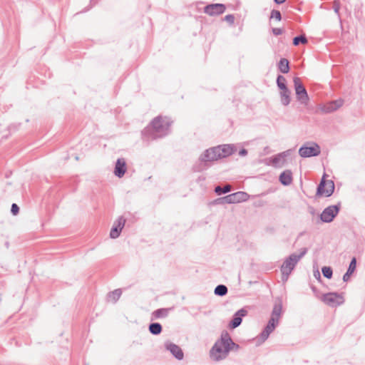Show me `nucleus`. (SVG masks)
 I'll list each match as a JSON object with an SVG mask.
<instances>
[{"label":"nucleus","instance_id":"1","mask_svg":"<svg viewBox=\"0 0 365 365\" xmlns=\"http://www.w3.org/2000/svg\"><path fill=\"white\" fill-rule=\"evenodd\" d=\"M239 348L240 346L233 341L230 334L224 330L210 349L209 356L212 361L219 362L226 359L230 351H237Z\"/></svg>","mask_w":365,"mask_h":365},{"label":"nucleus","instance_id":"2","mask_svg":"<svg viewBox=\"0 0 365 365\" xmlns=\"http://www.w3.org/2000/svg\"><path fill=\"white\" fill-rule=\"evenodd\" d=\"M171 120L167 117L158 116L142 131L146 140L163 138L170 131Z\"/></svg>","mask_w":365,"mask_h":365},{"label":"nucleus","instance_id":"3","mask_svg":"<svg viewBox=\"0 0 365 365\" xmlns=\"http://www.w3.org/2000/svg\"><path fill=\"white\" fill-rule=\"evenodd\" d=\"M282 313V302L280 299H277L274 304L271 317L268 321L267 324L264 328L263 331L259 335V340L262 342L265 341L269 334L275 329L279 322V318Z\"/></svg>","mask_w":365,"mask_h":365},{"label":"nucleus","instance_id":"4","mask_svg":"<svg viewBox=\"0 0 365 365\" xmlns=\"http://www.w3.org/2000/svg\"><path fill=\"white\" fill-rule=\"evenodd\" d=\"M307 248L304 247L300 250L299 254L292 253L287 257L282 263L280 271L282 272V280L286 282L289 274L295 268L300 259L307 254Z\"/></svg>","mask_w":365,"mask_h":365},{"label":"nucleus","instance_id":"5","mask_svg":"<svg viewBox=\"0 0 365 365\" xmlns=\"http://www.w3.org/2000/svg\"><path fill=\"white\" fill-rule=\"evenodd\" d=\"M294 86L297 100L301 104L307 106L309 101L307 91L302 84L301 79L298 77L294 78Z\"/></svg>","mask_w":365,"mask_h":365},{"label":"nucleus","instance_id":"6","mask_svg":"<svg viewBox=\"0 0 365 365\" xmlns=\"http://www.w3.org/2000/svg\"><path fill=\"white\" fill-rule=\"evenodd\" d=\"M320 147L315 143L304 145L299 150V154L302 158L317 156L320 154Z\"/></svg>","mask_w":365,"mask_h":365},{"label":"nucleus","instance_id":"7","mask_svg":"<svg viewBox=\"0 0 365 365\" xmlns=\"http://www.w3.org/2000/svg\"><path fill=\"white\" fill-rule=\"evenodd\" d=\"M325 175L322 178L317 190V195L330 197L334 191V183L332 180H326Z\"/></svg>","mask_w":365,"mask_h":365},{"label":"nucleus","instance_id":"8","mask_svg":"<svg viewBox=\"0 0 365 365\" xmlns=\"http://www.w3.org/2000/svg\"><path fill=\"white\" fill-rule=\"evenodd\" d=\"M340 203L326 207L320 215V220L323 222L329 223L334 220L340 210Z\"/></svg>","mask_w":365,"mask_h":365},{"label":"nucleus","instance_id":"9","mask_svg":"<svg viewBox=\"0 0 365 365\" xmlns=\"http://www.w3.org/2000/svg\"><path fill=\"white\" fill-rule=\"evenodd\" d=\"M322 301L330 307H336L344 303V299L341 294L337 292H329L323 294Z\"/></svg>","mask_w":365,"mask_h":365},{"label":"nucleus","instance_id":"10","mask_svg":"<svg viewBox=\"0 0 365 365\" xmlns=\"http://www.w3.org/2000/svg\"><path fill=\"white\" fill-rule=\"evenodd\" d=\"M219 148L216 147L210 148L206 150L200 157V160L203 164L204 168L209 162H212L220 159Z\"/></svg>","mask_w":365,"mask_h":365},{"label":"nucleus","instance_id":"11","mask_svg":"<svg viewBox=\"0 0 365 365\" xmlns=\"http://www.w3.org/2000/svg\"><path fill=\"white\" fill-rule=\"evenodd\" d=\"M248 198L249 195L242 191H239L225 196L226 204H235L245 202L247 200Z\"/></svg>","mask_w":365,"mask_h":365},{"label":"nucleus","instance_id":"12","mask_svg":"<svg viewBox=\"0 0 365 365\" xmlns=\"http://www.w3.org/2000/svg\"><path fill=\"white\" fill-rule=\"evenodd\" d=\"M344 104V100L339 98L331 101L320 107V110L325 113H330L341 108Z\"/></svg>","mask_w":365,"mask_h":365},{"label":"nucleus","instance_id":"13","mask_svg":"<svg viewBox=\"0 0 365 365\" xmlns=\"http://www.w3.org/2000/svg\"><path fill=\"white\" fill-rule=\"evenodd\" d=\"M125 219L123 217H119L113 223L110 232V237L115 239L119 237L123 228L125 226Z\"/></svg>","mask_w":365,"mask_h":365},{"label":"nucleus","instance_id":"14","mask_svg":"<svg viewBox=\"0 0 365 365\" xmlns=\"http://www.w3.org/2000/svg\"><path fill=\"white\" fill-rule=\"evenodd\" d=\"M226 7L223 4H211L204 8V12L210 16H216L225 12Z\"/></svg>","mask_w":365,"mask_h":365},{"label":"nucleus","instance_id":"15","mask_svg":"<svg viewBox=\"0 0 365 365\" xmlns=\"http://www.w3.org/2000/svg\"><path fill=\"white\" fill-rule=\"evenodd\" d=\"M247 314V311L245 308H242L237 312H236L234 314L232 319L229 324V327L230 329H235L238 327L242 322V317H245Z\"/></svg>","mask_w":365,"mask_h":365},{"label":"nucleus","instance_id":"16","mask_svg":"<svg viewBox=\"0 0 365 365\" xmlns=\"http://www.w3.org/2000/svg\"><path fill=\"white\" fill-rule=\"evenodd\" d=\"M166 350L169 351L177 359L182 360L184 357V354L181 348L170 341L165 343Z\"/></svg>","mask_w":365,"mask_h":365},{"label":"nucleus","instance_id":"17","mask_svg":"<svg viewBox=\"0 0 365 365\" xmlns=\"http://www.w3.org/2000/svg\"><path fill=\"white\" fill-rule=\"evenodd\" d=\"M126 172V162L124 158H118L115 163L114 174L118 178H122Z\"/></svg>","mask_w":365,"mask_h":365},{"label":"nucleus","instance_id":"18","mask_svg":"<svg viewBox=\"0 0 365 365\" xmlns=\"http://www.w3.org/2000/svg\"><path fill=\"white\" fill-rule=\"evenodd\" d=\"M216 148H219L217 153L220 154V159L231 155L235 151V148L228 144L218 145Z\"/></svg>","mask_w":365,"mask_h":365},{"label":"nucleus","instance_id":"19","mask_svg":"<svg viewBox=\"0 0 365 365\" xmlns=\"http://www.w3.org/2000/svg\"><path fill=\"white\" fill-rule=\"evenodd\" d=\"M279 182L283 185H289L292 182V173L289 170L283 171L279 178Z\"/></svg>","mask_w":365,"mask_h":365},{"label":"nucleus","instance_id":"20","mask_svg":"<svg viewBox=\"0 0 365 365\" xmlns=\"http://www.w3.org/2000/svg\"><path fill=\"white\" fill-rule=\"evenodd\" d=\"M170 309V308H160L155 310L151 314V320L165 318Z\"/></svg>","mask_w":365,"mask_h":365},{"label":"nucleus","instance_id":"21","mask_svg":"<svg viewBox=\"0 0 365 365\" xmlns=\"http://www.w3.org/2000/svg\"><path fill=\"white\" fill-rule=\"evenodd\" d=\"M356 267V259L353 257L349 263L346 272L343 276L344 282H348L351 275L354 273Z\"/></svg>","mask_w":365,"mask_h":365},{"label":"nucleus","instance_id":"22","mask_svg":"<svg viewBox=\"0 0 365 365\" xmlns=\"http://www.w3.org/2000/svg\"><path fill=\"white\" fill-rule=\"evenodd\" d=\"M290 94L291 91L286 88L284 90H282L280 92V98H281V103L284 106H288L290 103Z\"/></svg>","mask_w":365,"mask_h":365},{"label":"nucleus","instance_id":"23","mask_svg":"<svg viewBox=\"0 0 365 365\" xmlns=\"http://www.w3.org/2000/svg\"><path fill=\"white\" fill-rule=\"evenodd\" d=\"M279 70L282 73H287L289 71V63L287 58H282L278 63Z\"/></svg>","mask_w":365,"mask_h":365},{"label":"nucleus","instance_id":"24","mask_svg":"<svg viewBox=\"0 0 365 365\" xmlns=\"http://www.w3.org/2000/svg\"><path fill=\"white\" fill-rule=\"evenodd\" d=\"M149 331L153 335H158L162 332L163 328L160 323L153 322L148 327Z\"/></svg>","mask_w":365,"mask_h":365},{"label":"nucleus","instance_id":"25","mask_svg":"<svg viewBox=\"0 0 365 365\" xmlns=\"http://www.w3.org/2000/svg\"><path fill=\"white\" fill-rule=\"evenodd\" d=\"M122 294V291L120 289H116L113 292H110L108 294V297L110 300L113 301V302L115 303Z\"/></svg>","mask_w":365,"mask_h":365},{"label":"nucleus","instance_id":"26","mask_svg":"<svg viewBox=\"0 0 365 365\" xmlns=\"http://www.w3.org/2000/svg\"><path fill=\"white\" fill-rule=\"evenodd\" d=\"M228 292L227 287L224 284H219L215 288L214 293L217 296L223 297Z\"/></svg>","mask_w":365,"mask_h":365},{"label":"nucleus","instance_id":"27","mask_svg":"<svg viewBox=\"0 0 365 365\" xmlns=\"http://www.w3.org/2000/svg\"><path fill=\"white\" fill-rule=\"evenodd\" d=\"M232 187L230 185H226L223 187L217 186L215 188V192L217 195H221L222 194L227 193L231 191Z\"/></svg>","mask_w":365,"mask_h":365},{"label":"nucleus","instance_id":"28","mask_svg":"<svg viewBox=\"0 0 365 365\" xmlns=\"http://www.w3.org/2000/svg\"><path fill=\"white\" fill-rule=\"evenodd\" d=\"M307 42V38L304 34L295 36L293 38V44L294 46H298L299 43L306 44Z\"/></svg>","mask_w":365,"mask_h":365},{"label":"nucleus","instance_id":"29","mask_svg":"<svg viewBox=\"0 0 365 365\" xmlns=\"http://www.w3.org/2000/svg\"><path fill=\"white\" fill-rule=\"evenodd\" d=\"M277 84L280 90L288 88L286 85V78L281 75H279L277 78Z\"/></svg>","mask_w":365,"mask_h":365},{"label":"nucleus","instance_id":"30","mask_svg":"<svg viewBox=\"0 0 365 365\" xmlns=\"http://www.w3.org/2000/svg\"><path fill=\"white\" fill-rule=\"evenodd\" d=\"M322 272L324 277L327 279H331L332 277L333 271L330 267H323L322 268Z\"/></svg>","mask_w":365,"mask_h":365},{"label":"nucleus","instance_id":"31","mask_svg":"<svg viewBox=\"0 0 365 365\" xmlns=\"http://www.w3.org/2000/svg\"><path fill=\"white\" fill-rule=\"evenodd\" d=\"M333 9L335 14L337 15L338 19L341 21V16L339 14L340 3L338 0H334L333 2Z\"/></svg>","mask_w":365,"mask_h":365},{"label":"nucleus","instance_id":"32","mask_svg":"<svg viewBox=\"0 0 365 365\" xmlns=\"http://www.w3.org/2000/svg\"><path fill=\"white\" fill-rule=\"evenodd\" d=\"M271 18L275 19L277 21H280L282 19V15L279 11L273 9L271 12Z\"/></svg>","mask_w":365,"mask_h":365},{"label":"nucleus","instance_id":"33","mask_svg":"<svg viewBox=\"0 0 365 365\" xmlns=\"http://www.w3.org/2000/svg\"><path fill=\"white\" fill-rule=\"evenodd\" d=\"M11 212L14 215H16L19 212V207L16 203H13L11 205Z\"/></svg>","mask_w":365,"mask_h":365},{"label":"nucleus","instance_id":"34","mask_svg":"<svg viewBox=\"0 0 365 365\" xmlns=\"http://www.w3.org/2000/svg\"><path fill=\"white\" fill-rule=\"evenodd\" d=\"M282 154H277L272 158V163L274 165L278 164L282 160Z\"/></svg>","mask_w":365,"mask_h":365},{"label":"nucleus","instance_id":"35","mask_svg":"<svg viewBox=\"0 0 365 365\" xmlns=\"http://www.w3.org/2000/svg\"><path fill=\"white\" fill-rule=\"evenodd\" d=\"M225 20L232 24L235 21V16L232 14H227L225 16Z\"/></svg>","mask_w":365,"mask_h":365},{"label":"nucleus","instance_id":"36","mask_svg":"<svg viewBox=\"0 0 365 365\" xmlns=\"http://www.w3.org/2000/svg\"><path fill=\"white\" fill-rule=\"evenodd\" d=\"M272 33L275 36L281 35L283 33V30L279 28H273L272 29Z\"/></svg>","mask_w":365,"mask_h":365},{"label":"nucleus","instance_id":"37","mask_svg":"<svg viewBox=\"0 0 365 365\" xmlns=\"http://www.w3.org/2000/svg\"><path fill=\"white\" fill-rule=\"evenodd\" d=\"M225 197L217 198L215 200V204H225Z\"/></svg>","mask_w":365,"mask_h":365},{"label":"nucleus","instance_id":"38","mask_svg":"<svg viewBox=\"0 0 365 365\" xmlns=\"http://www.w3.org/2000/svg\"><path fill=\"white\" fill-rule=\"evenodd\" d=\"M247 154V150L245 148H242L240 150L239 155L241 156H245Z\"/></svg>","mask_w":365,"mask_h":365},{"label":"nucleus","instance_id":"39","mask_svg":"<svg viewBox=\"0 0 365 365\" xmlns=\"http://www.w3.org/2000/svg\"><path fill=\"white\" fill-rule=\"evenodd\" d=\"M290 152H291V150H287L284 152L281 153L280 154H282V158L287 157L289 154Z\"/></svg>","mask_w":365,"mask_h":365},{"label":"nucleus","instance_id":"40","mask_svg":"<svg viewBox=\"0 0 365 365\" xmlns=\"http://www.w3.org/2000/svg\"><path fill=\"white\" fill-rule=\"evenodd\" d=\"M314 275L316 278H317L318 279H321V276H320V273L319 271H317L314 273Z\"/></svg>","mask_w":365,"mask_h":365},{"label":"nucleus","instance_id":"41","mask_svg":"<svg viewBox=\"0 0 365 365\" xmlns=\"http://www.w3.org/2000/svg\"><path fill=\"white\" fill-rule=\"evenodd\" d=\"M286 0H274V1L277 4H283Z\"/></svg>","mask_w":365,"mask_h":365}]
</instances>
